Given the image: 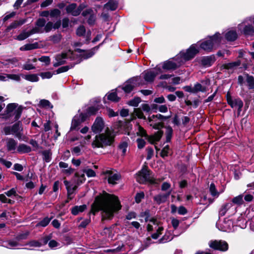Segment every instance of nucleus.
<instances>
[{
  "instance_id": "13",
  "label": "nucleus",
  "mask_w": 254,
  "mask_h": 254,
  "mask_svg": "<svg viewBox=\"0 0 254 254\" xmlns=\"http://www.w3.org/2000/svg\"><path fill=\"white\" fill-rule=\"evenodd\" d=\"M164 119V116L161 114H157L156 115H152L149 117L148 118V122L150 126H152L154 128L159 129L162 127V124L161 122L154 123V120H161Z\"/></svg>"
},
{
  "instance_id": "44",
  "label": "nucleus",
  "mask_w": 254,
  "mask_h": 254,
  "mask_svg": "<svg viewBox=\"0 0 254 254\" xmlns=\"http://www.w3.org/2000/svg\"><path fill=\"white\" fill-rule=\"evenodd\" d=\"M43 159L46 162H49L51 159L52 153L50 150L43 151Z\"/></svg>"
},
{
  "instance_id": "31",
  "label": "nucleus",
  "mask_w": 254,
  "mask_h": 254,
  "mask_svg": "<svg viewBox=\"0 0 254 254\" xmlns=\"http://www.w3.org/2000/svg\"><path fill=\"white\" fill-rule=\"evenodd\" d=\"M241 62L238 60L234 62L224 64H223L222 67L223 68L226 69H233L239 66Z\"/></svg>"
},
{
  "instance_id": "39",
  "label": "nucleus",
  "mask_w": 254,
  "mask_h": 254,
  "mask_svg": "<svg viewBox=\"0 0 254 254\" xmlns=\"http://www.w3.org/2000/svg\"><path fill=\"white\" fill-rule=\"evenodd\" d=\"M48 38L49 40L52 42L53 43H58L61 40L62 35L60 34H56L50 36Z\"/></svg>"
},
{
  "instance_id": "15",
  "label": "nucleus",
  "mask_w": 254,
  "mask_h": 254,
  "mask_svg": "<svg viewBox=\"0 0 254 254\" xmlns=\"http://www.w3.org/2000/svg\"><path fill=\"white\" fill-rule=\"evenodd\" d=\"M104 127V123L102 118L97 117L92 126L93 132L97 133L101 132Z\"/></svg>"
},
{
  "instance_id": "37",
  "label": "nucleus",
  "mask_w": 254,
  "mask_h": 254,
  "mask_svg": "<svg viewBox=\"0 0 254 254\" xmlns=\"http://www.w3.org/2000/svg\"><path fill=\"white\" fill-rule=\"evenodd\" d=\"M86 208L85 205L75 206L72 208L71 213L74 215H77L79 212H83Z\"/></svg>"
},
{
  "instance_id": "18",
  "label": "nucleus",
  "mask_w": 254,
  "mask_h": 254,
  "mask_svg": "<svg viewBox=\"0 0 254 254\" xmlns=\"http://www.w3.org/2000/svg\"><path fill=\"white\" fill-rule=\"evenodd\" d=\"M64 183L67 191V198L68 199H71L73 197L72 195L74 193V191L77 189L79 185H77V183L75 185H71L70 183L66 180H64Z\"/></svg>"
},
{
  "instance_id": "2",
  "label": "nucleus",
  "mask_w": 254,
  "mask_h": 254,
  "mask_svg": "<svg viewBox=\"0 0 254 254\" xmlns=\"http://www.w3.org/2000/svg\"><path fill=\"white\" fill-rule=\"evenodd\" d=\"M114 132L107 127L104 133L96 135L92 143L93 147L100 148L107 145H111L114 140Z\"/></svg>"
},
{
  "instance_id": "19",
  "label": "nucleus",
  "mask_w": 254,
  "mask_h": 254,
  "mask_svg": "<svg viewBox=\"0 0 254 254\" xmlns=\"http://www.w3.org/2000/svg\"><path fill=\"white\" fill-rule=\"evenodd\" d=\"M66 10L73 16H77L80 13L82 8L80 7H77L75 3H71L66 6Z\"/></svg>"
},
{
  "instance_id": "49",
  "label": "nucleus",
  "mask_w": 254,
  "mask_h": 254,
  "mask_svg": "<svg viewBox=\"0 0 254 254\" xmlns=\"http://www.w3.org/2000/svg\"><path fill=\"white\" fill-rule=\"evenodd\" d=\"M173 237L170 233H166L165 235L159 240L160 243H166L170 241L172 239Z\"/></svg>"
},
{
  "instance_id": "58",
  "label": "nucleus",
  "mask_w": 254,
  "mask_h": 254,
  "mask_svg": "<svg viewBox=\"0 0 254 254\" xmlns=\"http://www.w3.org/2000/svg\"><path fill=\"white\" fill-rule=\"evenodd\" d=\"M46 24V20L43 18H40L36 22V25L40 28H43Z\"/></svg>"
},
{
  "instance_id": "27",
  "label": "nucleus",
  "mask_w": 254,
  "mask_h": 254,
  "mask_svg": "<svg viewBox=\"0 0 254 254\" xmlns=\"http://www.w3.org/2000/svg\"><path fill=\"white\" fill-rule=\"evenodd\" d=\"M162 134L163 132L162 131H158L153 135L149 136L148 140L151 143L153 144L160 139Z\"/></svg>"
},
{
  "instance_id": "43",
  "label": "nucleus",
  "mask_w": 254,
  "mask_h": 254,
  "mask_svg": "<svg viewBox=\"0 0 254 254\" xmlns=\"http://www.w3.org/2000/svg\"><path fill=\"white\" fill-rule=\"evenodd\" d=\"M74 64H71L68 65L62 66V67L59 68L56 71V73L59 74V73H60L62 72H65V71H67L68 69L72 68L74 66Z\"/></svg>"
},
{
  "instance_id": "10",
  "label": "nucleus",
  "mask_w": 254,
  "mask_h": 254,
  "mask_svg": "<svg viewBox=\"0 0 254 254\" xmlns=\"http://www.w3.org/2000/svg\"><path fill=\"white\" fill-rule=\"evenodd\" d=\"M210 248L217 250L225 251L228 248V244L223 241H211L209 243Z\"/></svg>"
},
{
  "instance_id": "4",
  "label": "nucleus",
  "mask_w": 254,
  "mask_h": 254,
  "mask_svg": "<svg viewBox=\"0 0 254 254\" xmlns=\"http://www.w3.org/2000/svg\"><path fill=\"white\" fill-rule=\"evenodd\" d=\"M22 109L21 106L18 107L16 103H10L7 105L4 115L6 118L14 116L13 121H16L20 117Z\"/></svg>"
},
{
  "instance_id": "22",
  "label": "nucleus",
  "mask_w": 254,
  "mask_h": 254,
  "mask_svg": "<svg viewBox=\"0 0 254 254\" xmlns=\"http://www.w3.org/2000/svg\"><path fill=\"white\" fill-rule=\"evenodd\" d=\"M171 193V190H169L167 193L165 194H159L154 196V200L158 204H160L162 203L165 202L167 198Z\"/></svg>"
},
{
  "instance_id": "6",
  "label": "nucleus",
  "mask_w": 254,
  "mask_h": 254,
  "mask_svg": "<svg viewBox=\"0 0 254 254\" xmlns=\"http://www.w3.org/2000/svg\"><path fill=\"white\" fill-rule=\"evenodd\" d=\"M103 174L105 176V179L108 180V183L113 185L117 184L121 179V175L116 171L106 170L103 172Z\"/></svg>"
},
{
  "instance_id": "25",
  "label": "nucleus",
  "mask_w": 254,
  "mask_h": 254,
  "mask_svg": "<svg viewBox=\"0 0 254 254\" xmlns=\"http://www.w3.org/2000/svg\"><path fill=\"white\" fill-rule=\"evenodd\" d=\"M233 226V222L231 220L225 219L222 224L221 230L223 231H229Z\"/></svg>"
},
{
  "instance_id": "9",
  "label": "nucleus",
  "mask_w": 254,
  "mask_h": 254,
  "mask_svg": "<svg viewBox=\"0 0 254 254\" xmlns=\"http://www.w3.org/2000/svg\"><path fill=\"white\" fill-rule=\"evenodd\" d=\"M87 116L81 113L78 116H75L72 119L70 127V130H77L80 124L85 121Z\"/></svg>"
},
{
  "instance_id": "35",
  "label": "nucleus",
  "mask_w": 254,
  "mask_h": 254,
  "mask_svg": "<svg viewBox=\"0 0 254 254\" xmlns=\"http://www.w3.org/2000/svg\"><path fill=\"white\" fill-rule=\"evenodd\" d=\"M150 222L152 224H148L147 225V230L148 231H151L153 230H157L158 227H159L158 225L157 221L156 219L154 218H152L150 220Z\"/></svg>"
},
{
  "instance_id": "41",
  "label": "nucleus",
  "mask_w": 254,
  "mask_h": 254,
  "mask_svg": "<svg viewBox=\"0 0 254 254\" xmlns=\"http://www.w3.org/2000/svg\"><path fill=\"white\" fill-rule=\"evenodd\" d=\"M247 82L250 89H254V77L252 76L247 75Z\"/></svg>"
},
{
  "instance_id": "24",
  "label": "nucleus",
  "mask_w": 254,
  "mask_h": 254,
  "mask_svg": "<svg viewBox=\"0 0 254 254\" xmlns=\"http://www.w3.org/2000/svg\"><path fill=\"white\" fill-rule=\"evenodd\" d=\"M180 65L172 61H167L163 64L162 68L165 70H175Z\"/></svg>"
},
{
  "instance_id": "64",
  "label": "nucleus",
  "mask_w": 254,
  "mask_h": 254,
  "mask_svg": "<svg viewBox=\"0 0 254 254\" xmlns=\"http://www.w3.org/2000/svg\"><path fill=\"white\" fill-rule=\"evenodd\" d=\"M53 73L50 71L47 72H41L40 74V75L41 76V77L43 79L45 78H50L53 76Z\"/></svg>"
},
{
  "instance_id": "60",
  "label": "nucleus",
  "mask_w": 254,
  "mask_h": 254,
  "mask_svg": "<svg viewBox=\"0 0 254 254\" xmlns=\"http://www.w3.org/2000/svg\"><path fill=\"white\" fill-rule=\"evenodd\" d=\"M136 133L138 135L141 136H146L147 135L146 131L140 126H138V131Z\"/></svg>"
},
{
  "instance_id": "7",
  "label": "nucleus",
  "mask_w": 254,
  "mask_h": 254,
  "mask_svg": "<svg viewBox=\"0 0 254 254\" xmlns=\"http://www.w3.org/2000/svg\"><path fill=\"white\" fill-rule=\"evenodd\" d=\"M226 99L228 104L233 108L237 109L238 112L241 111V109L243 106L242 101L239 98H233L229 92L226 94Z\"/></svg>"
},
{
  "instance_id": "46",
  "label": "nucleus",
  "mask_w": 254,
  "mask_h": 254,
  "mask_svg": "<svg viewBox=\"0 0 254 254\" xmlns=\"http://www.w3.org/2000/svg\"><path fill=\"white\" fill-rule=\"evenodd\" d=\"M127 148V143L126 142H122L119 146V149L122 152V155H124Z\"/></svg>"
},
{
  "instance_id": "32",
  "label": "nucleus",
  "mask_w": 254,
  "mask_h": 254,
  "mask_svg": "<svg viewBox=\"0 0 254 254\" xmlns=\"http://www.w3.org/2000/svg\"><path fill=\"white\" fill-rule=\"evenodd\" d=\"M118 6V3L114 0H110L104 5V8L107 10H115Z\"/></svg>"
},
{
  "instance_id": "1",
  "label": "nucleus",
  "mask_w": 254,
  "mask_h": 254,
  "mask_svg": "<svg viewBox=\"0 0 254 254\" xmlns=\"http://www.w3.org/2000/svg\"><path fill=\"white\" fill-rule=\"evenodd\" d=\"M121 208V205L118 198L106 192L96 197L92 204L91 212L94 215L99 210L102 211V219L110 220L114 216L115 212Z\"/></svg>"
},
{
  "instance_id": "26",
  "label": "nucleus",
  "mask_w": 254,
  "mask_h": 254,
  "mask_svg": "<svg viewBox=\"0 0 254 254\" xmlns=\"http://www.w3.org/2000/svg\"><path fill=\"white\" fill-rule=\"evenodd\" d=\"M16 150L17 152L23 154L30 152L32 150L29 146L23 143H21L19 144V145L17 147Z\"/></svg>"
},
{
  "instance_id": "29",
  "label": "nucleus",
  "mask_w": 254,
  "mask_h": 254,
  "mask_svg": "<svg viewBox=\"0 0 254 254\" xmlns=\"http://www.w3.org/2000/svg\"><path fill=\"white\" fill-rule=\"evenodd\" d=\"M32 35L30 30L27 31L26 30H23L19 35L16 36L14 39L18 41H23L29 36Z\"/></svg>"
},
{
  "instance_id": "16",
  "label": "nucleus",
  "mask_w": 254,
  "mask_h": 254,
  "mask_svg": "<svg viewBox=\"0 0 254 254\" xmlns=\"http://www.w3.org/2000/svg\"><path fill=\"white\" fill-rule=\"evenodd\" d=\"M135 79H131L127 82L124 86L117 89V91L120 92L121 90H123L125 93H130L135 86Z\"/></svg>"
},
{
  "instance_id": "62",
  "label": "nucleus",
  "mask_w": 254,
  "mask_h": 254,
  "mask_svg": "<svg viewBox=\"0 0 254 254\" xmlns=\"http://www.w3.org/2000/svg\"><path fill=\"white\" fill-rule=\"evenodd\" d=\"M85 33V28L83 26H79L76 30V34L78 36H83Z\"/></svg>"
},
{
  "instance_id": "8",
  "label": "nucleus",
  "mask_w": 254,
  "mask_h": 254,
  "mask_svg": "<svg viewBox=\"0 0 254 254\" xmlns=\"http://www.w3.org/2000/svg\"><path fill=\"white\" fill-rule=\"evenodd\" d=\"M198 48L196 44L192 45L190 48L184 53H181L180 56L183 57L185 60H190L193 58L198 53Z\"/></svg>"
},
{
  "instance_id": "28",
  "label": "nucleus",
  "mask_w": 254,
  "mask_h": 254,
  "mask_svg": "<svg viewBox=\"0 0 254 254\" xmlns=\"http://www.w3.org/2000/svg\"><path fill=\"white\" fill-rule=\"evenodd\" d=\"M237 34L235 31L229 30L226 32L225 37L229 41H234L237 38Z\"/></svg>"
},
{
  "instance_id": "61",
  "label": "nucleus",
  "mask_w": 254,
  "mask_h": 254,
  "mask_svg": "<svg viewBox=\"0 0 254 254\" xmlns=\"http://www.w3.org/2000/svg\"><path fill=\"white\" fill-rule=\"evenodd\" d=\"M53 28V24L52 22H48L44 26V30L46 32H50Z\"/></svg>"
},
{
  "instance_id": "42",
  "label": "nucleus",
  "mask_w": 254,
  "mask_h": 254,
  "mask_svg": "<svg viewBox=\"0 0 254 254\" xmlns=\"http://www.w3.org/2000/svg\"><path fill=\"white\" fill-rule=\"evenodd\" d=\"M24 78L27 80L31 82H36L39 80V78L37 75L35 74L25 75L24 76Z\"/></svg>"
},
{
  "instance_id": "52",
  "label": "nucleus",
  "mask_w": 254,
  "mask_h": 254,
  "mask_svg": "<svg viewBox=\"0 0 254 254\" xmlns=\"http://www.w3.org/2000/svg\"><path fill=\"white\" fill-rule=\"evenodd\" d=\"M243 196L242 195H239L233 198L232 199V202L234 203H235L237 204H242L243 202Z\"/></svg>"
},
{
  "instance_id": "12",
  "label": "nucleus",
  "mask_w": 254,
  "mask_h": 254,
  "mask_svg": "<svg viewBox=\"0 0 254 254\" xmlns=\"http://www.w3.org/2000/svg\"><path fill=\"white\" fill-rule=\"evenodd\" d=\"M247 20H246L243 23L238 25V29L241 31H243L245 35H252L254 34V27L248 23L246 24Z\"/></svg>"
},
{
  "instance_id": "47",
  "label": "nucleus",
  "mask_w": 254,
  "mask_h": 254,
  "mask_svg": "<svg viewBox=\"0 0 254 254\" xmlns=\"http://www.w3.org/2000/svg\"><path fill=\"white\" fill-rule=\"evenodd\" d=\"M134 114L138 118L145 119V117L140 108H135L134 109Z\"/></svg>"
},
{
  "instance_id": "3",
  "label": "nucleus",
  "mask_w": 254,
  "mask_h": 254,
  "mask_svg": "<svg viewBox=\"0 0 254 254\" xmlns=\"http://www.w3.org/2000/svg\"><path fill=\"white\" fill-rule=\"evenodd\" d=\"M222 37L219 33H216L213 36L210 37L208 40L202 42L200 47L206 52H211L216 49L220 45L222 41Z\"/></svg>"
},
{
  "instance_id": "57",
  "label": "nucleus",
  "mask_w": 254,
  "mask_h": 254,
  "mask_svg": "<svg viewBox=\"0 0 254 254\" xmlns=\"http://www.w3.org/2000/svg\"><path fill=\"white\" fill-rule=\"evenodd\" d=\"M40 103V105L43 107H45V108H52L53 107V106L51 105L50 102L48 100L43 99V100H41Z\"/></svg>"
},
{
  "instance_id": "50",
  "label": "nucleus",
  "mask_w": 254,
  "mask_h": 254,
  "mask_svg": "<svg viewBox=\"0 0 254 254\" xmlns=\"http://www.w3.org/2000/svg\"><path fill=\"white\" fill-rule=\"evenodd\" d=\"M75 175L78 178L77 180V185H80L85 181V178L84 174H80L79 173H76Z\"/></svg>"
},
{
  "instance_id": "34",
  "label": "nucleus",
  "mask_w": 254,
  "mask_h": 254,
  "mask_svg": "<svg viewBox=\"0 0 254 254\" xmlns=\"http://www.w3.org/2000/svg\"><path fill=\"white\" fill-rule=\"evenodd\" d=\"M117 93L116 92H112L106 94V97L108 100L112 101L113 102H118L120 100V98L117 96Z\"/></svg>"
},
{
  "instance_id": "36",
  "label": "nucleus",
  "mask_w": 254,
  "mask_h": 254,
  "mask_svg": "<svg viewBox=\"0 0 254 254\" xmlns=\"http://www.w3.org/2000/svg\"><path fill=\"white\" fill-rule=\"evenodd\" d=\"M232 206L233 205L231 203H227L223 205L219 210V215L221 216H224L227 210L232 207Z\"/></svg>"
},
{
  "instance_id": "17",
  "label": "nucleus",
  "mask_w": 254,
  "mask_h": 254,
  "mask_svg": "<svg viewBox=\"0 0 254 254\" xmlns=\"http://www.w3.org/2000/svg\"><path fill=\"white\" fill-rule=\"evenodd\" d=\"M162 71L161 69H158V71L155 70H147L143 73V77L147 82H152L155 77L159 73Z\"/></svg>"
},
{
  "instance_id": "23",
  "label": "nucleus",
  "mask_w": 254,
  "mask_h": 254,
  "mask_svg": "<svg viewBox=\"0 0 254 254\" xmlns=\"http://www.w3.org/2000/svg\"><path fill=\"white\" fill-rule=\"evenodd\" d=\"M215 60L214 55L205 56L201 59V64L205 66H210L215 62Z\"/></svg>"
},
{
  "instance_id": "59",
  "label": "nucleus",
  "mask_w": 254,
  "mask_h": 254,
  "mask_svg": "<svg viewBox=\"0 0 254 254\" xmlns=\"http://www.w3.org/2000/svg\"><path fill=\"white\" fill-rule=\"evenodd\" d=\"M83 172L85 173L88 177H93L96 176L95 172L91 169H85Z\"/></svg>"
},
{
  "instance_id": "48",
  "label": "nucleus",
  "mask_w": 254,
  "mask_h": 254,
  "mask_svg": "<svg viewBox=\"0 0 254 254\" xmlns=\"http://www.w3.org/2000/svg\"><path fill=\"white\" fill-rule=\"evenodd\" d=\"M193 87L194 93H197L199 91L204 92L205 91V87L202 86L199 83H196L194 85Z\"/></svg>"
},
{
  "instance_id": "21",
  "label": "nucleus",
  "mask_w": 254,
  "mask_h": 254,
  "mask_svg": "<svg viewBox=\"0 0 254 254\" xmlns=\"http://www.w3.org/2000/svg\"><path fill=\"white\" fill-rule=\"evenodd\" d=\"M26 19H20L18 20H15L11 23L8 26H7L5 31L6 32H8L12 29H16L18 28V27L21 26L25 23H26Z\"/></svg>"
},
{
  "instance_id": "11",
  "label": "nucleus",
  "mask_w": 254,
  "mask_h": 254,
  "mask_svg": "<svg viewBox=\"0 0 254 254\" xmlns=\"http://www.w3.org/2000/svg\"><path fill=\"white\" fill-rule=\"evenodd\" d=\"M72 52L69 51L67 53H62L58 55L56 57V62L54 63V66L57 67L61 65L64 64L65 63V60L68 58H71Z\"/></svg>"
},
{
  "instance_id": "5",
  "label": "nucleus",
  "mask_w": 254,
  "mask_h": 254,
  "mask_svg": "<svg viewBox=\"0 0 254 254\" xmlns=\"http://www.w3.org/2000/svg\"><path fill=\"white\" fill-rule=\"evenodd\" d=\"M136 180L140 184H143L146 182H149L151 184H157L156 180L154 179L150 178L149 176V171L146 167H143L136 175Z\"/></svg>"
},
{
  "instance_id": "30",
  "label": "nucleus",
  "mask_w": 254,
  "mask_h": 254,
  "mask_svg": "<svg viewBox=\"0 0 254 254\" xmlns=\"http://www.w3.org/2000/svg\"><path fill=\"white\" fill-rule=\"evenodd\" d=\"M98 49V47L96 46L90 50L89 51H83V53L81 54V56L84 59H86L91 57L94 54L95 52Z\"/></svg>"
},
{
  "instance_id": "33",
  "label": "nucleus",
  "mask_w": 254,
  "mask_h": 254,
  "mask_svg": "<svg viewBox=\"0 0 254 254\" xmlns=\"http://www.w3.org/2000/svg\"><path fill=\"white\" fill-rule=\"evenodd\" d=\"M38 47V44L35 43L33 44H27L20 48V50L21 51H29L33 49H37Z\"/></svg>"
},
{
  "instance_id": "38",
  "label": "nucleus",
  "mask_w": 254,
  "mask_h": 254,
  "mask_svg": "<svg viewBox=\"0 0 254 254\" xmlns=\"http://www.w3.org/2000/svg\"><path fill=\"white\" fill-rule=\"evenodd\" d=\"M209 192L211 195L215 197H218L219 195L220 192H218L213 183H211L209 187Z\"/></svg>"
},
{
  "instance_id": "56",
  "label": "nucleus",
  "mask_w": 254,
  "mask_h": 254,
  "mask_svg": "<svg viewBox=\"0 0 254 254\" xmlns=\"http://www.w3.org/2000/svg\"><path fill=\"white\" fill-rule=\"evenodd\" d=\"M163 228L162 227H158L157 229V232L153 234L151 237L153 239H156L158 238L159 235L161 234V232L163 231Z\"/></svg>"
},
{
  "instance_id": "53",
  "label": "nucleus",
  "mask_w": 254,
  "mask_h": 254,
  "mask_svg": "<svg viewBox=\"0 0 254 254\" xmlns=\"http://www.w3.org/2000/svg\"><path fill=\"white\" fill-rule=\"evenodd\" d=\"M32 35L37 33H42L44 32V29L39 27L35 25V27L30 30Z\"/></svg>"
},
{
  "instance_id": "20",
  "label": "nucleus",
  "mask_w": 254,
  "mask_h": 254,
  "mask_svg": "<svg viewBox=\"0 0 254 254\" xmlns=\"http://www.w3.org/2000/svg\"><path fill=\"white\" fill-rule=\"evenodd\" d=\"M17 142L13 138H8L6 139V147L8 151L15 152V150H17Z\"/></svg>"
},
{
  "instance_id": "54",
  "label": "nucleus",
  "mask_w": 254,
  "mask_h": 254,
  "mask_svg": "<svg viewBox=\"0 0 254 254\" xmlns=\"http://www.w3.org/2000/svg\"><path fill=\"white\" fill-rule=\"evenodd\" d=\"M172 132L173 130L171 127H167L166 128V135L167 142H169L170 141L172 137Z\"/></svg>"
},
{
  "instance_id": "14",
  "label": "nucleus",
  "mask_w": 254,
  "mask_h": 254,
  "mask_svg": "<svg viewBox=\"0 0 254 254\" xmlns=\"http://www.w3.org/2000/svg\"><path fill=\"white\" fill-rule=\"evenodd\" d=\"M11 127L12 134L14 135L18 139H22V136L23 135L22 131L23 128L22 127L21 123L20 122H18L11 126Z\"/></svg>"
},
{
  "instance_id": "45",
  "label": "nucleus",
  "mask_w": 254,
  "mask_h": 254,
  "mask_svg": "<svg viewBox=\"0 0 254 254\" xmlns=\"http://www.w3.org/2000/svg\"><path fill=\"white\" fill-rule=\"evenodd\" d=\"M51 220V218H49L48 217H46L44 218L42 220H41L40 222H39L37 225L36 226H42V227H46L48 225L49 222H50Z\"/></svg>"
},
{
  "instance_id": "40",
  "label": "nucleus",
  "mask_w": 254,
  "mask_h": 254,
  "mask_svg": "<svg viewBox=\"0 0 254 254\" xmlns=\"http://www.w3.org/2000/svg\"><path fill=\"white\" fill-rule=\"evenodd\" d=\"M141 100L140 98L138 97H135L132 100L129 101L127 104L133 107H137L138 104L141 102Z\"/></svg>"
},
{
  "instance_id": "51",
  "label": "nucleus",
  "mask_w": 254,
  "mask_h": 254,
  "mask_svg": "<svg viewBox=\"0 0 254 254\" xmlns=\"http://www.w3.org/2000/svg\"><path fill=\"white\" fill-rule=\"evenodd\" d=\"M7 79H11L14 81H19L20 80V76L18 74H7Z\"/></svg>"
},
{
  "instance_id": "55",
  "label": "nucleus",
  "mask_w": 254,
  "mask_h": 254,
  "mask_svg": "<svg viewBox=\"0 0 254 254\" xmlns=\"http://www.w3.org/2000/svg\"><path fill=\"white\" fill-rule=\"evenodd\" d=\"M124 248V245L122 244L121 246H119L117 248L113 249H109L106 250L107 252H112L114 254H116L119 253L120 251H122L123 249Z\"/></svg>"
},
{
  "instance_id": "63",
  "label": "nucleus",
  "mask_w": 254,
  "mask_h": 254,
  "mask_svg": "<svg viewBox=\"0 0 254 254\" xmlns=\"http://www.w3.org/2000/svg\"><path fill=\"white\" fill-rule=\"evenodd\" d=\"M61 11L58 9H54L50 12V15L52 17H57L60 16Z\"/></svg>"
}]
</instances>
